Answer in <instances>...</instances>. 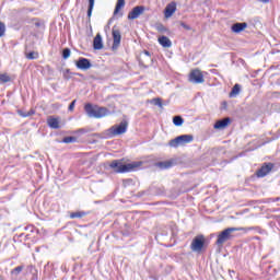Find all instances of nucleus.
I'll return each instance as SVG.
<instances>
[{
  "instance_id": "nucleus-1",
  "label": "nucleus",
  "mask_w": 280,
  "mask_h": 280,
  "mask_svg": "<svg viewBox=\"0 0 280 280\" xmlns=\"http://www.w3.org/2000/svg\"><path fill=\"white\" fill-rule=\"evenodd\" d=\"M110 170L116 174H126V172H132L137 167H141V162H132L128 164H122L119 160H114L109 164Z\"/></svg>"
},
{
  "instance_id": "nucleus-2",
  "label": "nucleus",
  "mask_w": 280,
  "mask_h": 280,
  "mask_svg": "<svg viewBox=\"0 0 280 280\" xmlns=\"http://www.w3.org/2000/svg\"><path fill=\"white\" fill-rule=\"evenodd\" d=\"M84 110L89 117H94V119H102V117L110 115L108 108L100 107L97 105L93 106L91 103L85 104Z\"/></svg>"
},
{
  "instance_id": "nucleus-3",
  "label": "nucleus",
  "mask_w": 280,
  "mask_h": 280,
  "mask_svg": "<svg viewBox=\"0 0 280 280\" xmlns=\"http://www.w3.org/2000/svg\"><path fill=\"white\" fill-rule=\"evenodd\" d=\"M206 247H207V238H205V235L199 234L192 238L190 244V250H192V253L200 254L202 253V250H205Z\"/></svg>"
},
{
  "instance_id": "nucleus-4",
  "label": "nucleus",
  "mask_w": 280,
  "mask_h": 280,
  "mask_svg": "<svg viewBox=\"0 0 280 280\" xmlns=\"http://www.w3.org/2000/svg\"><path fill=\"white\" fill-rule=\"evenodd\" d=\"M235 231H240L238 228H228L225 230H223L217 238V246H223L225 244V242H229V240H233V233H235Z\"/></svg>"
},
{
  "instance_id": "nucleus-5",
  "label": "nucleus",
  "mask_w": 280,
  "mask_h": 280,
  "mask_svg": "<svg viewBox=\"0 0 280 280\" xmlns=\"http://www.w3.org/2000/svg\"><path fill=\"white\" fill-rule=\"evenodd\" d=\"M194 141V136L191 135H182L176 137L175 139L170 140V148H178L179 145H187V143H191Z\"/></svg>"
},
{
  "instance_id": "nucleus-6",
  "label": "nucleus",
  "mask_w": 280,
  "mask_h": 280,
  "mask_svg": "<svg viewBox=\"0 0 280 280\" xmlns=\"http://www.w3.org/2000/svg\"><path fill=\"white\" fill-rule=\"evenodd\" d=\"M128 130V121L122 120L119 125H115L109 128V137H117V135H124Z\"/></svg>"
},
{
  "instance_id": "nucleus-7",
  "label": "nucleus",
  "mask_w": 280,
  "mask_h": 280,
  "mask_svg": "<svg viewBox=\"0 0 280 280\" xmlns=\"http://www.w3.org/2000/svg\"><path fill=\"white\" fill-rule=\"evenodd\" d=\"M139 65L140 67H143V69H148V67H152V55H150V51L144 50L143 52L140 54L139 58Z\"/></svg>"
},
{
  "instance_id": "nucleus-8",
  "label": "nucleus",
  "mask_w": 280,
  "mask_h": 280,
  "mask_svg": "<svg viewBox=\"0 0 280 280\" xmlns=\"http://www.w3.org/2000/svg\"><path fill=\"white\" fill-rule=\"evenodd\" d=\"M112 36L114 40L112 45V49L113 51H117V49H119V46L121 45V31H119L117 26H114L112 28Z\"/></svg>"
},
{
  "instance_id": "nucleus-9",
  "label": "nucleus",
  "mask_w": 280,
  "mask_h": 280,
  "mask_svg": "<svg viewBox=\"0 0 280 280\" xmlns=\"http://www.w3.org/2000/svg\"><path fill=\"white\" fill-rule=\"evenodd\" d=\"M189 82L192 84H202L205 83V75L202 74V71L199 69L191 70L188 78Z\"/></svg>"
},
{
  "instance_id": "nucleus-10",
  "label": "nucleus",
  "mask_w": 280,
  "mask_h": 280,
  "mask_svg": "<svg viewBox=\"0 0 280 280\" xmlns=\"http://www.w3.org/2000/svg\"><path fill=\"white\" fill-rule=\"evenodd\" d=\"M273 168V163H264L262 166L256 171L257 178H264L268 176V173L272 172Z\"/></svg>"
},
{
  "instance_id": "nucleus-11",
  "label": "nucleus",
  "mask_w": 280,
  "mask_h": 280,
  "mask_svg": "<svg viewBox=\"0 0 280 280\" xmlns=\"http://www.w3.org/2000/svg\"><path fill=\"white\" fill-rule=\"evenodd\" d=\"M77 69H81V71H89L93 63H91V59H86L84 57H80L77 61H74Z\"/></svg>"
},
{
  "instance_id": "nucleus-12",
  "label": "nucleus",
  "mask_w": 280,
  "mask_h": 280,
  "mask_svg": "<svg viewBox=\"0 0 280 280\" xmlns=\"http://www.w3.org/2000/svg\"><path fill=\"white\" fill-rule=\"evenodd\" d=\"M145 12V7L143 5H137L129 13H128V19L129 21H135V19H139L141 14Z\"/></svg>"
},
{
  "instance_id": "nucleus-13",
  "label": "nucleus",
  "mask_w": 280,
  "mask_h": 280,
  "mask_svg": "<svg viewBox=\"0 0 280 280\" xmlns=\"http://www.w3.org/2000/svg\"><path fill=\"white\" fill-rule=\"evenodd\" d=\"M175 12H176V2L172 1L164 9V16H165V19H171V16H174Z\"/></svg>"
},
{
  "instance_id": "nucleus-14",
  "label": "nucleus",
  "mask_w": 280,
  "mask_h": 280,
  "mask_svg": "<svg viewBox=\"0 0 280 280\" xmlns=\"http://www.w3.org/2000/svg\"><path fill=\"white\" fill-rule=\"evenodd\" d=\"M93 49L96 51H100L101 49H104V42L102 40V34H96L93 40Z\"/></svg>"
},
{
  "instance_id": "nucleus-15",
  "label": "nucleus",
  "mask_w": 280,
  "mask_h": 280,
  "mask_svg": "<svg viewBox=\"0 0 280 280\" xmlns=\"http://www.w3.org/2000/svg\"><path fill=\"white\" fill-rule=\"evenodd\" d=\"M231 124V118L226 117L223 119L218 120L213 128L214 130H223V128H226V126H229Z\"/></svg>"
},
{
  "instance_id": "nucleus-16",
  "label": "nucleus",
  "mask_w": 280,
  "mask_h": 280,
  "mask_svg": "<svg viewBox=\"0 0 280 280\" xmlns=\"http://www.w3.org/2000/svg\"><path fill=\"white\" fill-rule=\"evenodd\" d=\"M248 27V24L246 22L243 23H234L231 27L232 32H234V34H240V32H244V30H246Z\"/></svg>"
},
{
  "instance_id": "nucleus-17",
  "label": "nucleus",
  "mask_w": 280,
  "mask_h": 280,
  "mask_svg": "<svg viewBox=\"0 0 280 280\" xmlns=\"http://www.w3.org/2000/svg\"><path fill=\"white\" fill-rule=\"evenodd\" d=\"M47 124L52 130H58L60 128V120L54 116L48 117Z\"/></svg>"
},
{
  "instance_id": "nucleus-18",
  "label": "nucleus",
  "mask_w": 280,
  "mask_h": 280,
  "mask_svg": "<svg viewBox=\"0 0 280 280\" xmlns=\"http://www.w3.org/2000/svg\"><path fill=\"white\" fill-rule=\"evenodd\" d=\"M155 165L160 167V170H170V167H174V160L158 162Z\"/></svg>"
},
{
  "instance_id": "nucleus-19",
  "label": "nucleus",
  "mask_w": 280,
  "mask_h": 280,
  "mask_svg": "<svg viewBox=\"0 0 280 280\" xmlns=\"http://www.w3.org/2000/svg\"><path fill=\"white\" fill-rule=\"evenodd\" d=\"M160 45L162 47H165V48H170L172 47V40L170 39V37L165 36V35H162L158 38Z\"/></svg>"
},
{
  "instance_id": "nucleus-20",
  "label": "nucleus",
  "mask_w": 280,
  "mask_h": 280,
  "mask_svg": "<svg viewBox=\"0 0 280 280\" xmlns=\"http://www.w3.org/2000/svg\"><path fill=\"white\" fill-rule=\"evenodd\" d=\"M71 75H78L79 78H82V73L79 72H71L70 69H66L63 71V79L65 80H71Z\"/></svg>"
},
{
  "instance_id": "nucleus-21",
  "label": "nucleus",
  "mask_w": 280,
  "mask_h": 280,
  "mask_svg": "<svg viewBox=\"0 0 280 280\" xmlns=\"http://www.w3.org/2000/svg\"><path fill=\"white\" fill-rule=\"evenodd\" d=\"M240 91H242V85L236 83L230 92V97H237V95H240Z\"/></svg>"
},
{
  "instance_id": "nucleus-22",
  "label": "nucleus",
  "mask_w": 280,
  "mask_h": 280,
  "mask_svg": "<svg viewBox=\"0 0 280 280\" xmlns=\"http://www.w3.org/2000/svg\"><path fill=\"white\" fill-rule=\"evenodd\" d=\"M126 5V0H117L115 10H114V16L119 14L121 8H124Z\"/></svg>"
},
{
  "instance_id": "nucleus-23",
  "label": "nucleus",
  "mask_w": 280,
  "mask_h": 280,
  "mask_svg": "<svg viewBox=\"0 0 280 280\" xmlns=\"http://www.w3.org/2000/svg\"><path fill=\"white\" fill-rule=\"evenodd\" d=\"M93 8H95V0H89L88 19H91L93 15Z\"/></svg>"
},
{
  "instance_id": "nucleus-24",
  "label": "nucleus",
  "mask_w": 280,
  "mask_h": 280,
  "mask_svg": "<svg viewBox=\"0 0 280 280\" xmlns=\"http://www.w3.org/2000/svg\"><path fill=\"white\" fill-rule=\"evenodd\" d=\"M34 109H31L28 112H25L23 109H18V115H20V117H32V115H34Z\"/></svg>"
},
{
  "instance_id": "nucleus-25",
  "label": "nucleus",
  "mask_w": 280,
  "mask_h": 280,
  "mask_svg": "<svg viewBox=\"0 0 280 280\" xmlns=\"http://www.w3.org/2000/svg\"><path fill=\"white\" fill-rule=\"evenodd\" d=\"M173 124L174 126H183V124H185V119H183V116H174Z\"/></svg>"
},
{
  "instance_id": "nucleus-26",
  "label": "nucleus",
  "mask_w": 280,
  "mask_h": 280,
  "mask_svg": "<svg viewBox=\"0 0 280 280\" xmlns=\"http://www.w3.org/2000/svg\"><path fill=\"white\" fill-rule=\"evenodd\" d=\"M84 215H86V212L84 211H77L70 213L71 220H75V218H84Z\"/></svg>"
},
{
  "instance_id": "nucleus-27",
  "label": "nucleus",
  "mask_w": 280,
  "mask_h": 280,
  "mask_svg": "<svg viewBox=\"0 0 280 280\" xmlns=\"http://www.w3.org/2000/svg\"><path fill=\"white\" fill-rule=\"evenodd\" d=\"M12 78L8 75V73L0 74V84H5L7 82H10Z\"/></svg>"
},
{
  "instance_id": "nucleus-28",
  "label": "nucleus",
  "mask_w": 280,
  "mask_h": 280,
  "mask_svg": "<svg viewBox=\"0 0 280 280\" xmlns=\"http://www.w3.org/2000/svg\"><path fill=\"white\" fill-rule=\"evenodd\" d=\"M25 267L22 265V266H18L15 267L12 271H11V275H14V277H19L21 275V272H23V269Z\"/></svg>"
},
{
  "instance_id": "nucleus-29",
  "label": "nucleus",
  "mask_w": 280,
  "mask_h": 280,
  "mask_svg": "<svg viewBox=\"0 0 280 280\" xmlns=\"http://www.w3.org/2000/svg\"><path fill=\"white\" fill-rule=\"evenodd\" d=\"M78 141V138L73 136H68L62 139V143H75Z\"/></svg>"
},
{
  "instance_id": "nucleus-30",
  "label": "nucleus",
  "mask_w": 280,
  "mask_h": 280,
  "mask_svg": "<svg viewBox=\"0 0 280 280\" xmlns=\"http://www.w3.org/2000/svg\"><path fill=\"white\" fill-rule=\"evenodd\" d=\"M61 56H62L63 60H67L68 58L71 57V49H69V48H63Z\"/></svg>"
},
{
  "instance_id": "nucleus-31",
  "label": "nucleus",
  "mask_w": 280,
  "mask_h": 280,
  "mask_svg": "<svg viewBox=\"0 0 280 280\" xmlns=\"http://www.w3.org/2000/svg\"><path fill=\"white\" fill-rule=\"evenodd\" d=\"M151 104H153L154 106H159V108H162V107H163V101H161L160 97L153 98V100L151 101Z\"/></svg>"
},
{
  "instance_id": "nucleus-32",
  "label": "nucleus",
  "mask_w": 280,
  "mask_h": 280,
  "mask_svg": "<svg viewBox=\"0 0 280 280\" xmlns=\"http://www.w3.org/2000/svg\"><path fill=\"white\" fill-rule=\"evenodd\" d=\"M155 30H158L159 32H161V34H165V32H167V27H165V25L159 23L155 25Z\"/></svg>"
},
{
  "instance_id": "nucleus-33",
  "label": "nucleus",
  "mask_w": 280,
  "mask_h": 280,
  "mask_svg": "<svg viewBox=\"0 0 280 280\" xmlns=\"http://www.w3.org/2000/svg\"><path fill=\"white\" fill-rule=\"evenodd\" d=\"M28 60H36L38 58V52L31 51L26 55Z\"/></svg>"
},
{
  "instance_id": "nucleus-34",
  "label": "nucleus",
  "mask_w": 280,
  "mask_h": 280,
  "mask_svg": "<svg viewBox=\"0 0 280 280\" xmlns=\"http://www.w3.org/2000/svg\"><path fill=\"white\" fill-rule=\"evenodd\" d=\"M2 36H5V24L3 22H0V38Z\"/></svg>"
},
{
  "instance_id": "nucleus-35",
  "label": "nucleus",
  "mask_w": 280,
  "mask_h": 280,
  "mask_svg": "<svg viewBox=\"0 0 280 280\" xmlns=\"http://www.w3.org/2000/svg\"><path fill=\"white\" fill-rule=\"evenodd\" d=\"M179 25L186 30L187 32H191V26H189L188 24H186L185 22H180Z\"/></svg>"
},
{
  "instance_id": "nucleus-36",
  "label": "nucleus",
  "mask_w": 280,
  "mask_h": 280,
  "mask_svg": "<svg viewBox=\"0 0 280 280\" xmlns=\"http://www.w3.org/2000/svg\"><path fill=\"white\" fill-rule=\"evenodd\" d=\"M75 100H73L71 103H70V105H69V107H68V110H70V113H73V109L75 108Z\"/></svg>"
},
{
  "instance_id": "nucleus-37",
  "label": "nucleus",
  "mask_w": 280,
  "mask_h": 280,
  "mask_svg": "<svg viewBox=\"0 0 280 280\" xmlns=\"http://www.w3.org/2000/svg\"><path fill=\"white\" fill-rule=\"evenodd\" d=\"M33 22H35V27H42L43 25L38 19H33Z\"/></svg>"
},
{
  "instance_id": "nucleus-38",
  "label": "nucleus",
  "mask_w": 280,
  "mask_h": 280,
  "mask_svg": "<svg viewBox=\"0 0 280 280\" xmlns=\"http://www.w3.org/2000/svg\"><path fill=\"white\" fill-rule=\"evenodd\" d=\"M223 106H226V102L223 103Z\"/></svg>"
},
{
  "instance_id": "nucleus-39",
  "label": "nucleus",
  "mask_w": 280,
  "mask_h": 280,
  "mask_svg": "<svg viewBox=\"0 0 280 280\" xmlns=\"http://www.w3.org/2000/svg\"><path fill=\"white\" fill-rule=\"evenodd\" d=\"M81 132H84V129H80Z\"/></svg>"
},
{
  "instance_id": "nucleus-40",
  "label": "nucleus",
  "mask_w": 280,
  "mask_h": 280,
  "mask_svg": "<svg viewBox=\"0 0 280 280\" xmlns=\"http://www.w3.org/2000/svg\"><path fill=\"white\" fill-rule=\"evenodd\" d=\"M55 106H60L59 104H55Z\"/></svg>"
}]
</instances>
